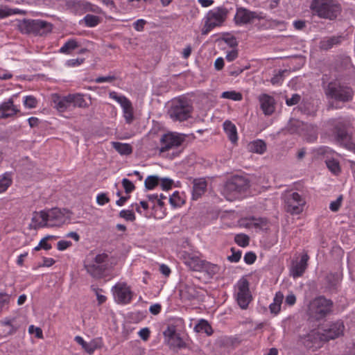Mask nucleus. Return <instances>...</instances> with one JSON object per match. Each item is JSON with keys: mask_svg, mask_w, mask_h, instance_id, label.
Returning <instances> with one entry per match:
<instances>
[{"mask_svg": "<svg viewBox=\"0 0 355 355\" xmlns=\"http://www.w3.org/2000/svg\"><path fill=\"white\" fill-rule=\"evenodd\" d=\"M285 210L292 215L300 214L304 210L306 200L297 192L288 193L285 196Z\"/></svg>", "mask_w": 355, "mask_h": 355, "instance_id": "nucleus-9", "label": "nucleus"}, {"mask_svg": "<svg viewBox=\"0 0 355 355\" xmlns=\"http://www.w3.org/2000/svg\"><path fill=\"white\" fill-rule=\"evenodd\" d=\"M301 96L298 94H293L291 98H286V104L288 106H293L299 103Z\"/></svg>", "mask_w": 355, "mask_h": 355, "instance_id": "nucleus-55", "label": "nucleus"}, {"mask_svg": "<svg viewBox=\"0 0 355 355\" xmlns=\"http://www.w3.org/2000/svg\"><path fill=\"white\" fill-rule=\"evenodd\" d=\"M249 181L245 177L234 175L230 178L225 183L223 193L228 200L233 198L249 188Z\"/></svg>", "mask_w": 355, "mask_h": 355, "instance_id": "nucleus-6", "label": "nucleus"}, {"mask_svg": "<svg viewBox=\"0 0 355 355\" xmlns=\"http://www.w3.org/2000/svg\"><path fill=\"white\" fill-rule=\"evenodd\" d=\"M193 106L185 97L175 100L168 110V114L173 121H184L191 117Z\"/></svg>", "mask_w": 355, "mask_h": 355, "instance_id": "nucleus-5", "label": "nucleus"}, {"mask_svg": "<svg viewBox=\"0 0 355 355\" xmlns=\"http://www.w3.org/2000/svg\"><path fill=\"white\" fill-rule=\"evenodd\" d=\"M85 0H70L67 2V6L71 12L76 15H81L84 13Z\"/></svg>", "mask_w": 355, "mask_h": 355, "instance_id": "nucleus-27", "label": "nucleus"}, {"mask_svg": "<svg viewBox=\"0 0 355 355\" xmlns=\"http://www.w3.org/2000/svg\"><path fill=\"white\" fill-rule=\"evenodd\" d=\"M72 245V243L69 241L61 240L57 243L58 250L62 251Z\"/></svg>", "mask_w": 355, "mask_h": 355, "instance_id": "nucleus-60", "label": "nucleus"}, {"mask_svg": "<svg viewBox=\"0 0 355 355\" xmlns=\"http://www.w3.org/2000/svg\"><path fill=\"white\" fill-rule=\"evenodd\" d=\"M83 266L87 274L95 279L104 278L113 268L112 257L105 252L97 254L90 252L84 260Z\"/></svg>", "mask_w": 355, "mask_h": 355, "instance_id": "nucleus-1", "label": "nucleus"}, {"mask_svg": "<svg viewBox=\"0 0 355 355\" xmlns=\"http://www.w3.org/2000/svg\"><path fill=\"white\" fill-rule=\"evenodd\" d=\"M345 325L342 320H337L324 324L320 334V339L324 341L336 339L343 335Z\"/></svg>", "mask_w": 355, "mask_h": 355, "instance_id": "nucleus-10", "label": "nucleus"}, {"mask_svg": "<svg viewBox=\"0 0 355 355\" xmlns=\"http://www.w3.org/2000/svg\"><path fill=\"white\" fill-rule=\"evenodd\" d=\"M110 198L105 193H98L96 196V202L98 205L103 206L110 202Z\"/></svg>", "mask_w": 355, "mask_h": 355, "instance_id": "nucleus-56", "label": "nucleus"}, {"mask_svg": "<svg viewBox=\"0 0 355 355\" xmlns=\"http://www.w3.org/2000/svg\"><path fill=\"white\" fill-rule=\"evenodd\" d=\"M69 99L71 104L73 107H78L80 108H86L89 107V104L85 100L84 94H69Z\"/></svg>", "mask_w": 355, "mask_h": 355, "instance_id": "nucleus-26", "label": "nucleus"}, {"mask_svg": "<svg viewBox=\"0 0 355 355\" xmlns=\"http://www.w3.org/2000/svg\"><path fill=\"white\" fill-rule=\"evenodd\" d=\"M21 13H24V11L18 8H10L8 6L0 7V19Z\"/></svg>", "mask_w": 355, "mask_h": 355, "instance_id": "nucleus-41", "label": "nucleus"}, {"mask_svg": "<svg viewBox=\"0 0 355 355\" xmlns=\"http://www.w3.org/2000/svg\"><path fill=\"white\" fill-rule=\"evenodd\" d=\"M112 147L122 155H128L132 152V148L128 144L115 141L112 142Z\"/></svg>", "mask_w": 355, "mask_h": 355, "instance_id": "nucleus-35", "label": "nucleus"}, {"mask_svg": "<svg viewBox=\"0 0 355 355\" xmlns=\"http://www.w3.org/2000/svg\"><path fill=\"white\" fill-rule=\"evenodd\" d=\"M161 182V187L162 190L164 191H168L171 189L173 184V180L168 178H160Z\"/></svg>", "mask_w": 355, "mask_h": 355, "instance_id": "nucleus-54", "label": "nucleus"}, {"mask_svg": "<svg viewBox=\"0 0 355 355\" xmlns=\"http://www.w3.org/2000/svg\"><path fill=\"white\" fill-rule=\"evenodd\" d=\"M37 104V99L33 96H26L24 100V105L27 108H35Z\"/></svg>", "mask_w": 355, "mask_h": 355, "instance_id": "nucleus-52", "label": "nucleus"}, {"mask_svg": "<svg viewBox=\"0 0 355 355\" xmlns=\"http://www.w3.org/2000/svg\"><path fill=\"white\" fill-rule=\"evenodd\" d=\"M44 215H46V211H40V212L35 211L31 219L30 228L37 230L40 227H46L48 221L46 216Z\"/></svg>", "mask_w": 355, "mask_h": 355, "instance_id": "nucleus-23", "label": "nucleus"}, {"mask_svg": "<svg viewBox=\"0 0 355 355\" xmlns=\"http://www.w3.org/2000/svg\"><path fill=\"white\" fill-rule=\"evenodd\" d=\"M284 298V295L282 293L278 292L276 293L273 302L270 304L269 309L272 313L277 315L281 309V304Z\"/></svg>", "mask_w": 355, "mask_h": 355, "instance_id": "nucleus-34", "label": "nucleus"}, {"mask_svg": "<svg viewBox=\"0 0 355 355\" xmlns=\"http://www.w3.org/2000/svg\"><path fill=\"white\" fill-rule=\"evenodd\" d=\"M341 200H342V196H340L339 198H337L336 200L332 201L330 203L329 209L332 211H337L341 205Z\"/></svg>", "mask_w": 355, "mask_h": 355, "instance_id": "nucleus-61", "label": "nucleus"}, {"mask_svg": "<svg viewBox=\"0 0 355 355\" xmlns=\"http://www.w3.org/2000/svg\"><path fill=\"white\" fill-rule=\"evenodd\" d=\"M256 259L257 256L253 252H248L244 256V261L247 264H252L256 261Z\"/></svg>", "mask_w": 355, "mask_h": 355, "instance_id": "nucleus-59", "label": "nucleus"}, {"mask_svg": "<svg viewBox=\"0 0 355 355\" xmlns=\"http://www.w3.org/2000/svg\"><path fill=\"white\" fill-rule=\"evenodd\" d=\"M227 14L228 10L223 6L217 7L209 10L205 17L202 34L207 35L215 27L220 26L225 21Z\"/></svg>", "mask_w": 355, "mask_h": 355, "instance_id": "nucleus-8", "label": "nucleus"}, {"mask_svg": "<svg viewBox=\"0 0 355 355\" xmlns=\"http://www.w3.org/2000/svg\"><path fill=\"white\" fill-rule=\"evenodd\" d=\"M219 270L220 267L218 265L203 261L200 272H206L211 278L219 272Z\"/></svg>", "mask_w": 355, "mask_h": 355, "instance_id": "nucleus-32", "label": "nucleus"}, {"mask_svg": "<svg viewBox=\"0 0 355 355\" xmlns=\"http://www.w3.org/2000/svg\"><path fill=\"white\" fill-rule=\"evenodd\" d=\"M261 17L254 11L240 7L236 8L234 16V22L238 26L253 23L255 19H260Z\"/></svg>", "mask_w": 355, "mask_h": 355, "instance_id": "nucleus-15", "label": "nucleus"}, {"mask_svg": "<svg viewBox=\"0 0 355 355\" xmlns=\"http://www.w3.org/2000/svg\"><path fill=\"white\" fill-rule=\"evenodd\" d=\"M78 47V44L76 40L71 39L67 41L60 49L59 52L64 54H70L72 51Z\"/></svg>", "mask_w": 355, "mask_h": 355, "instance_id": "nucleus-39", "label": "nucleus"}, {"mask_svg": "<svg viewBox=\"0 0 355 355\" xmlns=\"http://www.w3.org/2000/svg\"><path fill=\"white\" fill-rule=\"evenodd\" d=\"M123 116L128 124H131L135 120L134 116V108L132 103H129L126 105L122 107Z\"/></svg>", "mask_w": 355, "mask_h": 355, "instance_id": "nucleus-36", "label": "nucleus"}, {"mask_svg": "<svg viewBox=\"0 0 355 355\" xmlns=\"http://www.w3.org/2000/svg\"><path fill=\"white\" fill-rule=\"evenodd\" d=\"M334 133L336 140L345 148L355 153V142L347 130L345 125L341 123L335 125Z\"/></svg>", "mask_w": 355, "mask_h": 355, "instance_id": "nucleus-11", "label": "nucleus"}, {"mask_svg": "<svg viewBox=\"0 0 355 355\" xmlns=\"http://www.w3.org/2000/svg\"><path fill=\"white\" fill-rule=\"evenodd\" d=\"M67 209L61 210L59 208H53L48 211H46V215L48 222L55 221V223H52L51 225H59L65 221V213Z\"/></svg>", "mask_w": 355, "mask_h": 355, "instance_id": "nucleus-22", "label": "nucleus"}, {"mask_svg": "<svg viewBox=\"0 0 355 355\" xmlns=\"http://www.w3.org/2000/svg\"><path fill=\"white\" fill-rule=\"evenodd\" d=\"M119 216L128 221L131 222L135 221L136 219L135 215L132 210L123 209L119 212Z\"/></svg>", "mask_w": 355, "mask_h": 355, "instance_id": "nucleus-51", "label": "nucleus"}, {"mask_svg": "<svg viewBox=\"0 0 355 355\" xmlns=\"http://www.w3.org/2000/svg\"><path fill=\"white\" fill-rule=\"evenodd\" d=\"M236 300L242 309H245L251 301L252 296L249 290V282L246 279H241L237 283Z\"/></svg>", "mask_w": 355, "mask_h": 355, "instance_id": "nucleus-13", "label": "nucleus"}, {"mask_svg": "<svg viewBox=\"0 0 355 355\" xmlns=\"http://www.w3.org/2000/svg\"><path fill=\"white\" fill-rule=\"evenodd\" d=\"M345 40L343 35H333L323 37L319 43V48L323 51H328L333 47L338 46Z\"/></svg>", "mask_w": 355, "mask_h": 355, "instance_id": "nucleus-21", "label": "nucleus"}, {"mask_svg": "<svg viewBox=\"0 0 355 355\" xmlns=\"http://www.w3.org/2000/svg\"><path fill=\"white\" fill-rule=\"evenodd\" d=\"M310 9L313 15L331 21L335 20L342 11L341 6L336 0H313Z\"/></svg>", "mask_w": 355, "mask_h": 355, "instance_id": "nucleus-2", "label": "nucleus"}, {"mask_svg": "<svg viewBox=\"0 0 355 355\" xmlns=\"http://www.w3.org/2000/svg\"><path fill=\"white\" fill-rule=\"evenodd\" d=\"M194 331L197 333H205L207 336H211L213 334V329L209 323L204 319L199 320L194 327Z\"/></svg>", "mask_w": 355, "mask_h": 355, "instance_id": "nucleus-30", "label": "nucleus"}, {"mask_svg": "<svg viewBox=\"0 0 355 355\" xmlns=\"http://www.w3.org/2000/svg\"><path fill=\"white\" fill-rule=\"evenodd\" d=\"M307 126L306 123H304L303 121L297 120V119H291L289 121L288 124V131L293 134H301L302 130Z\"/></svg>", "mask_w": 355, "mask_h": 355, "instance_id": "nucleus-28", "label": "nucleus"}, {"mask_svg": "<svg viewBox=\"0 0 355 355\" xmlns=\"http://www.w3.org/2000/svg\"><path fill=\"white\" fill-rule=\"evenodd\" d=\"M160 182V178L157 175H153L146 178L144 181V186L147 190L154 189Z\"/></svg>", "mask_w": 355, "mask_h": 355, "instance_id": "nucleus-40", "label": "nucleus"}, {"mask_svg": "<svg viewBox=\"0 0 355 355\" xmlns=\"http://www.w3.org/2000/svg\"><path fill=\"white\" fill-rule=\"evenodd\" d=\"M309 257L306 253L302 254L299 261L293 262L291 268V275L293 278H297L303 275L307 266Z\"/></svg>", "mask_w": 355, "mask_h": 355, "instance_id": "nucleus-19", "label": "nucleus"}, {"mask_svg": "<svg viewBox=\"0 0 355 355\" xmlns=\"http://www.w3.org/2000/svg\"><path fill=\"white\" fill-rule=\"evenodd\" d=\"M220 97L223 98L230 99L236 101H241L243 98L242 94L240 92H237L236 91L223 92L221 94Z\"/></svg>", "mask_w": 355, "mask_h": 355, "instance_id": "nucleus-44", "label": "nucleus"}, {"mask_svg": "<svg viewBox=\"0 0 355 355\" xmlns=\"http://www.w3.org/2000/svg\"><path fill=\"white\" fill-rule=\"evenodd\" d=\"M12 184L11 175L9 173H6L0 179V193H3Z\"/></svg>", "mask_w": 355, "mask_h": 355, "instance_id": "nucleus-43", "label": "nucleus"}, {"mask_svg": "<svg viewBox=\"0 0 355 355\" xmlns=\"http://www.w3.org/2000/svg\"><path fill=\"white\" fill-rule=\"evenodd\" d=\"M224 130L226 132L229 139L232 142L235 143L237 139V131L234 124L230 121H225L223 123Z\"/></svg>", "mask_w": 355, "mask_h": 355, "instance_id": "nucleus-29", "label": "nucleus"}, {"mask_svg": "<svg viewBox=\"0 0 355 355\" xmlns=\"http://www.w3.org/2000/svg\"><path fill=\"white\" fill-rule=\"evenodd\" d=\"M113 295L116 302L119 304H129L133 297L131 288L125 282H119L112 287Z\"/></svg>", "mask_w": 355, "mask_h": 355, "instance_id": "nucleus-12", "label": "nucleus"}, {"mask_svg": "<svg viewBox=\"0 0 355 355\" xmlns=\"http://www.w3.org/2000/svg\"><path fill=\"white\" fill-rule=\"evenodd\" d=\"M28 332L30 334H35V336L38 338H42V331L40 327H35L34 325H31L28 327Z\"/></svg>", "mask_w": 355, "mask_h": 355, "instance_id": "nucleus-62", "label": "nucleus"}, {"mask_svg": "<svg viewBox=\"0 0 355 355\" xmlns=\"http://www.w3.org/2000/svg\"><path fill=\"white\" fill-rule=\"evenodd\" d=\"M19 112L20 110L14 104L12 97L0 104V119L12 118Z\"/></svg>", "mask_w": 355, "mask_h": 355, "instance_id": "nucleus-18", "label": "nucleus"}, {"mask_svg": "<svg viewBox=\"0 0 355 355\" xmlns=\"http://www.w3.org/2000/svg\"><path fill=\"white\" fill-rule=\"evenodd\" d=\"M332 300L324 296H319L311 300L308 306V314L315 320H320L333 312Z\"/></svg>", "mask_w": 355, "mask_h": 355, "instance_id": "nucleus-3", "label": "nucleus"}, {"mask_svg": "<svg viewBox=\"0 0 355 355\" xmlns=\"http://www.w3.org/2000/svg\"><path fill=\"white\" fill-rule=\"evenodd\" d=\"M75 340L89 354H92L96 349V345L94 342L87 343L81 336H76Z\"/></svg>", "mask_w": 355, "mask_h": 355, "instance_id": "nucleus-37", "label": "nucleus"}, {"mask_svg": "<svg viewBox=\"0 0 355 355\" xmlns=\"http://www.w3.org/2000/svg\"><path fill=\"white\" fill-rule=\"evenodd\" d=\"M87 12H92L100 14L102 12V9L98 6L94 5L90 2L85 1L84 13Z\"/></svg>", "mask_w": 355, "mask_h": 355, "instance_id": "nucleus-50", "label": "nucleus"}, {"mask_svg": "<svg viewBox=\"0 0 355 355\" xmlns=\"http://www.w3.org/2000/svg\"><path fill=\"white\" fill-rule=\"evenodd\" d=\"M192 199L197 200L204 194L207 189V182L203 178L194 179L193 181Z\"/></svg>", "mask_w": 355, "mask_h": 355, "instance_id": "nucleus-24", "label": "nucleus"}, {"mask_svg": "<svg viewBox=\"0 0 355 355\" xmlns=\"http://www.w3.org/2000/svg\"><path fill=\"white\" fill-rule=\"evenodd\" d=\"M179 293L181 300L183 301H191L199 296L198 288L191 280H182L179 286Z\"/></svg>", "mask_w": 355, "mask_h": 355, "instance_id": "nucleus-14", "label": "nucleus"}, {"mask_svg": "<svg viewBox=\"0 0 355 355\" xmlns=\"http://www.w3.org/2000/svg\"><path fill=\"white\" fill-rule=\"evenodd\" d=\"M109 96L110 98L116 101L118 103L120 104L121 108L130 103L131 101L125 96L119 95L116 92H110L109 93Z\"/></svg>", "mask_w": 355, "mask_h": 355, "instance_id": "nucleus-42", "label": "nucleus"}, {"mask_svg": "<svg viewBox=\"0 0 355 355\" xmlns=\"http://www.w3.org/2000/svg\"><path fill=\"white\" fill-rule=\"evenodd\" d=\"M84 61V58L70 59L66 62V65L69 67H74L80 65Z\"/></svg>", "mask_w": 355, "mask_h": 355, "instance_id": "nucleus-58", "label": "nucleus"}, {"mask_svg": "<svg viewBox=\"0 0 355 355\" xmlns=\"http://www.w3.org/2000/svg\"><path fill=\"white\" fill-rule=\"evenodd\" d=\"M81 21H83L87 27L92 28L98 26L101 21V19L98 16L87 14Z\"/></svg>", "mask_w": 355, "mask_h": 355, "instance_id": "nucleus-38", "label": "nucleus"}, {"mask_svg": "<svg viewBox=\"0 0 355 355\" xmlns=\"http://www.w3.org/2000/svg\"><path fill=\"white\" fill-rule=\"evenodd\" d=\"M178 334L175 327L174 325H168L163 332L165 343Z\"/></svg>", "mask_w": 355, "mask_h": 355, "instance_id": "nucleus-47", "label": "nucleus"}, {"mask_svg": "<svg viewBox=\"0 0 355 355\" xmlns=\"http://www.w3.org/2000/svg\"><path fill=\"white\" fill-rule=\"evenodd\" d=\"M122 186L127 194L130 193L135 189L134 184L127 178H123L121 181Z\"/></svg>", "mask_w": 355, "mask_h": 355, "instance_id": "nucleus-53", "label": "nucleus"}, {"mask_svg": "<svg viewBox=\"0 0 355 355\" xmlns=\"http://www.w3.org/2000/svg\"><path fill=\"white\" fill-rule=\"evenodd\" d=\"M248 150L252 153L263 154L266 150V144L263 140L257 139L248 144Z\"/></svg>", "mask_w": 355, "mask_h": 355, "instance_id": "nucleus-31", "label": "nucleus"}, {"mask_svg": "<svg viewBox=\"0 0 355 355\" xmlns=\"http://www.w3.org/2000/svg\"><path fill=\"white\" fill-rule=\"evenodd\" d=\"M150 334V331L148 327L142 328L139 331V336L143 340H145V341L149 338Z\"/></svg>", "mask_w": 355, "mask_h": 355, "instance_id": "nucleus-64", "label": "nucleus"}, {"mask_svg": "<svg viewBox=\"0 0 355 355\" xmlns=\"http://www.w3.org/2000/svg\"><path fill=\"white\" fill-rule=\"evenodd\" d=\"M18 28L22 33L43 36L51 32L52 25L40 19H25L19 21Z\"/></svg>", "mask_w": 355, "mask_h": 355, "instance_id": "nucleus-4", "label": "nucleus"}, {"mask_svg": "<svg viewBox=\"0 0 355 355\" xmlns=\"http://www.w3.org/2000/svg\"><path fill=\"white\" fill-rule=\"evenodd\" d=\"M260 107L265 115H271L275 110V98L266 94H261L259 96Z\"/></svg>", "mask_w": 355, "mask_h": 355, "instance_id": "nucleus-20", "label": "nucleus"}, {"mask_svg": "<svg viewBox=\"0 0 355 355\" xmlns=\"http://www.w3.org/2000/svg\"><path fill=\"white\" fill-rule=\"evenodd\" d=\"M235 243L241 247H246L249 245L250 238L244 234H236L234 237Z\"/></svg>", "mask_w": 355, "mask_h": 355, "instance_id": "nucleus-45", "label": "nucleus"}, {"mask_svg": "<svg viewBox=\"0 0 355 355\" xmlns=\"http://www.w3.org/2000/svg\"><path fill=\"white\" fill-rule=\"evenodd\" d=\"M326 164L329 171L334 174H338L340 171L338 162L334 159L327 160Z\"/></svg>", "mask_w": 355, "mask_h": 355, "instance_id": "nucleus-48", "label": "nucleus"}, {"mask_svg": "<svg viewBox=\"0 0 355 355\" xmlns=\"http://www.w3.org/2000/svg\"><path fill=\"white\" fill-rule=\"evenodd\" d=\"M253 225L261 230H266L268 227V220L265 218H252Z\"/></svg>", "mask_w": 355, "mask_h": 355, "instance_id": "nucleus-46", "label": "nucleus"}, {"mask_svg": "<svg viewBox=\"0 0 355 355\" xmlns=\"http://www.w3.org/2000/svg\"><path fill=\"white\" fill-rule=\"evenodd\" d=\"M146 24V21L142 19H137L133 23L134 28L137 31H143L144 25Z\"/></svg>", "mask_w": 355, "mask_h": 355, "instance_id": "nucleus-63", "label": "nucleus"}, {"mask_svg": "<svg viewBox=\"0 0 355 355\" xmlns=\"http://www.w3.org/2000/svg\"><path fill=\"white\" fill-rule=\"evenodd\" d=\"M180 259L191 270L198 272L201 271L204 260H202L198 256L193 253L183 251L180 253Z\"/></svg>", "mask_w": 355, "mask_h": 355, "instance_id": "nucleus-17", "label": "nucleus"}, {"mask_svg": "<svg viewBox=\"0 0 355 355\" xmlns=\"http://www.w3.org/2000/svg\"><path fill=\"white\" fill-rule=\"evenodd\" d=\"M184 136L180 134H165L161 139V152H166L171 148L178 147L184 141Z\"/></svg>", "mask_w": 355, "mask_h": 355, "instance_id": "nucleus-16", "label": "nucleus"}, {"mask_svg": "<svg viewBox=\"0 0 355 355\" xmlns=\"http://www.w3.org/2000/svg\"><path fill=\"white\" fill-rule=\"evenodd\" d=\"M231 251L232 252V254L229 256L227 257V259L230 262H238L241 257V252L240 250L234 251V249L233 248H231Z\"/></svg>", "mask_w": 355, "mask_h": 355, "instance_id": "nucleus-57", "label": "nucleus"}, {"mask_svg": "<svg viewBox=\"0 0 355 355\" xmlns=\"http://www.w3.org/2000/svg\"><path fill=\"white\" fill-rule=\"evenodd\" d=\"M166 343L173 350L180 349L186 347V343L179 334L168 340Z\"/></svg>", "mask_w": 355, "mask_h": 355, "instance_id": "nucleus-33", "label": "nucleus"}, {"mask_svg": "<svg viewBox=\"0 0 355 355\" xmlns=\"http://www.w3.org/2000/svg\"><path fill=\"white\" fill-rule=\"evenodd\" d=\"M171 205L174 207H178L183 204V200L180 197L179 192L175 191L173 195L169 198Z\"/></svg>", "mask_w": 355, "mask_h": 355, "instance_id": "nucleus-49", "label": "nucleus"}, {"mask_svg": "<svg viewBox=\"0 0 355 355\" xmlns=\"http://www.w3.org/2000/svg\"><path fill=\"white\" fill-rule=\"evenodd\" d=\"M53 101L55 104V107L61 112H65L71 106L69 94L64 96L55 94L53 96Z\"/></svg>", "mask_w": 355, "mask_h": 355, "instance_id": "nucleus-25", "label": "nucleus"}, {"mask_svg": "<svg viewBox=\"0 0 355 355\" xmlns=\"http://www.w3.org/2000/svg\"><path fill=\"white\" fill-rule=\"evenodd\" d=\"M325 94L336 101L348 103L353 99L354 91L351 87L331 82L325 89Z\"/></svg>", "mask_w": 355, "mask_h": 355, "instance_id": "nucleus-7", "label": "nucleus"}]
</instances>
